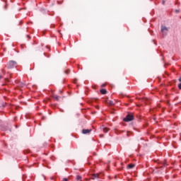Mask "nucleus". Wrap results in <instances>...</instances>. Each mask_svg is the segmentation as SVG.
Returning <instances> with one entry per match:
<instances>
[{"label": "nucleus", "instance_id": "nucleus-1", "mask_svg": "<svg viewBox=\"0 0 181 181\" xmlns=\"http://www.w3.org/2000/svg\"><path fill=\"white\" fill-rule=\"evenodd\" d=\"M18 63L15 61H10L8 63L6 64L7 69H13L14 67H16Z\"/></svg>", "mask_w": 181, "mask_h": 181}, {"label": "nucleus", "instance_id": "nucleus-2", "mask_svg": "<svg viewBox=\"0 0 181 181\" xmlns=\"http://www.w3.org/2000/svg\"><path fill=\"white\" fill-rule=\"evenodd\" d=\"M123 121H124V122H129L130 121H134V115H127L126 117L123 119Z\"/></svg>", "mask_w": 181, "mask_h": 181}, {"label": "nucleus", "instance_id": "nucleus-3", "mask_svg": "<svg viewBox=\"0 0 181 181\" xmlns=\"http://www.w3.org/2000/svg\"><path fill=\"white\" fill-rule=\"evenodd\" d=\"M161 32L163 33V35H166V33H168V28H166L165 26H162L161 27Z\"/></svg>", "mask_w": 181, "mask_h": 181}, {"label": "nucleus", "instance_id": "nucleus-4", "mask_svg": "<svg viewBox=\"0 0 181 181\" xmlns=\"http://www.w3.org/2000/svg\"><path fill=\"white\" fill-rule=\"evenodd\" d=\"M105 103L107 105H114V102L112 100H109L108 99L105 100Z\"/></svg>", "mask_w": 181, "mask_h": 181}, {"label": "nucleus", "instance_id": "nucleus-5", "mask_svg": "<svg viewBox=\"0 0 181 181\" xmlns=\"http://www.w3.org/2000/svg\"><path fill=\"white\" fill-rule=\"evenodd\" d=\"M99 176H100V175H99L98 173L93 174V175H91V177H90V178H91L93 180H95V179H98V177H100Z\"/></svg>", "mask_w": 181, "mask_h": 181}, {"label": "nucleus", "instance_id": "nucleus-6", "mask_svg": "<svg viewBox=\"0 0 181 181\" xmlns=\"http://www.w3.org/2000/svg\"><path fill=\"white\" fill-rule=\"evenodd\" d=\"M91 129H83L82 130V134H90V132H91Z\"/></svg>", "mask_w": 181, "mask_h": 181}, {"label": "nucleus", "instance_id": "nucleus-7", "mask_svg": "<svg viewBox=\"0 0 181 181\" xmlns=\"http://www.w3.org/2000/svg\"><path fill=\"white\" fill-rule=\"evenodd\" d=\"M127 168L128 169H134V168H135V164H129Z\"/></svg>", "mask_w": 181, "mask_h": 181}, {"label": "nucleus", "instance_id": "nucleus-8", "mask_svg": "<svg viewBox=\"0 0 181 181\" xmlns=\"http://www.w3.org/2000/svg\"><path fill=\"white\" fill-rule=\"evenodd\" d=\"M103 132H105V134H107V132H108V131H110V129H108L107 127H103Z\"/></svg>", "mask_w": 181, "mask_h": 181}, {"label": "nucleus", "instance_id": "nucleus-9", "mask_svg": "<svg viewBox=\"0 0 181 181\" xmlns=\"http://www.w3.org/2000/svg\"><path fill=\"white\" fill-rule=\"evenodd\" d=\"M53 98L55 100V101H59V95H53Z\"/></svg>", "mask_w": 181, "mask_h": 181}, {"label": "nucleus", "instance_id": "nucleus-10", "mask_svg": "<svg viewBox=\"0 0 181 181\" xmlns=\"http://www.w3.org/2000/svg\"><path fill=\"white\" fill-rule=\"evenodd\" d=\"M101 94H107V90L105 89H101L100 90Z\"/></svg>", "mask_w": 181, "mask_h": 181}, {"label": "nucleus", "instance_id": "nucleus-11", "mask_svg": "<svg viewBox=\"0 0 181 181\" xmlns=\"http://www.w3.org/2000/svg\"><path fill=\"white\" fill-rule=\"evenodd\" d=\"M76 180H80V181H81V176H80V175H77L76 176Z\"/></svg>", "mask_w": 181, "mask_h": 181}, {"label": "nucleus", "instance_id": "nucleus-12", "mask_svg": "<svg viewBox=\"0 0 181 181\" xmlns=\"http://www.w3.org/2000/svg\"><path fill=\"white\" fill-rule=\"evenodd\" d=\"M70 74V69H67L65 71V74Z\"/></svg>", "mask_w": 181, "mask_h": 181}, {"label": "nucleus", "instance_id": "nucleus-13", "mask_svg": "<svg viewBox=\"0 0 181 181\" xmlns=\"http://www.w3.org/2000/svg\"><path fill=\"white\" fill-rule=\"evenodd\" d=\"M178 88L181 90V83L178 84Z\"/></svg>", "mask_w": 181, "mask_h": 181}, {"label": "nucleus", "instance_id": "nucleus-14", "mask_svg": "<svg viewBox=\"0 0 181 181\" xmlns=\"http://www.w3.org/2000/svg\"><path fill=\"white\" fill-rule=\"evenodd\" d=\"M2 72H3L4 76H5V70L2 69Z\"/></svg>", "mask_w": 181, "mask_h": 181}, {"label": "nucleus", "instance_id": "nucleus-15", "mask_svg": "<svg viewBox=\"0 0 181 181\" xmlns=\"http://www.w3.org/2000/svg\"><path fill=\"white\" fill-rule=\"evenodd\" d=\"M176 13H179L180 11L179 10H175Z\"/></svg>", "mask_w": 181, "mask_h": 181}, {"label": "nucleus", "instance_id": "nucleus-16", "mask_svg": "<svg viewBox=\"0 0 181 181\" xmlns=\"http://www.w3.org/2000/svg\"><path fill=\"white\" fill-rule=\"evenodd\" d=\"M63 180H64V181H69V180H67V178H64Z\"/></svg>", "mask_w": 181, "mask_h": 181}, {"label": "nucleus", "instance_id": "nucleus-17", "mask_svg": "<svg viewBox=\"0 0 181 181\" xmlns=\"http://www.w3.org/2000/svg\"><path fill=\"white\" fill-rule=\"evenodd\" d=\"M129 134H131L130 132H127V136H129Z\"/></svg>", "mask_w": 181, "mask_h": 181}, {"label": "nucleus", "instance_id": "nucleus-18", "mask_svg": "<svg viewBox=\"0 0 181 181\" xmlns=\"http://www.w3.org/2000/svg\"><path fill=\"white\" fill-rule=\"evenodd\" d=\"M4 76L2 75H0V80L3 78Z\"/></svg>", "mask_w": 181, "mask_h": 181}, {"label": "nucleus", "instance_id": "nucleus-19", "mask_svg": "<svg viewBox=\"0 0 181 181\" xmlns=\"http://www.w3.org/2000/svg\"><path fill=\"white\" fill-rule=\"evenodd\" d=\"M179 81L181 83V76L179 78Z\"/></svg>", "mask_w": 181, "mask_h": 181}, {"label": "nucleus", "instance_id": "nucleus-20", "mask_svg": "<svg viewBox=\"0 0 181 181\" xmlns=\"http://www.w3.org/2000/svg\"><path fill=\"white\" fill-rule=\"evenodd\" d=\"M105 85H102V87H105Z\"/></svg>", "mask_w": 181, "mask_h": 181}, {"label": "nucleus", "instance_id": "nucleus-21", "mask_svg": "<svg viewBox=\"0 0 181 181\" xmlns=\"http://www.w3.org/2000/svg\"><path fill=\"white\" fill-rule=\"evenodd\" d=\"M163 4H165V1H163Z\"/></svg>", "mask_w": 181, "mask_h": 181}]
</instances>
